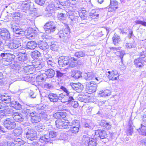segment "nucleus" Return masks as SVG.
I'll return each instance as SVG.
<instances>
[{
    "instance_id": "1",
    "label": "nucleus",
    "mask_w": 146,
    "mask_h": 146,
    "mask_svg": "<svg viewBox=\"0 0 146 146\" xmlns=\"http://www.w3.org/2000/svg\"><path fill=\"white\" fill-rule=\"evenodd\" d=\"M23 52V53L20 52L16 57L17 60L21 62V64L22 66L24 67L23 68L20 69V72L22 73H33L32 72L33 69L30 64V62L28 59L27 55L25 53V52Z\"/></svg>"
},
{
    "instance_id": "2",
    "label": "nucleus",
    "mask_w": 146,
    "mask_h": 146,
    "mask_svg": "<svg viewBox=\"0 0 146 146\" xmlns=\"http://www.w3.org/2000/svg\"><path fill=\"white\" fill-rule=\"evenodd\" d=\"M23 40L20 38H15L8 45L9 48L12 49H16L19 48L20 50L25 49V47L23 46Z\"/></svg>"
},
{
    "instance_id": "3",
    "label": "nucleus",
    "mask_w": 146,
    "mask_h": 146,
    "mask_svg": "<svg viewBox=\"0 0 146 146\" xmlns=\"http://www.w3.org/2000/svg\"><path fill=\"white\" fill-rule=\"evenodd\" d=\"M25 134L28 139L31 141L35 140L37 136L35 131L28 127L26 128L25 130Z\"/></svg>"
},
{
    "instance_id": "4",
    "label": "nucleus",
    "mask_w": 146,
    "mask_h": 146,
    "mask_svg": "<svg viewBox=\"0 0 146 146\" xmlns=\"http://www.w3.org/2000/svg\"><path fill=\"white\" fill-rule=\"evenodd\" d=\"M67 121L66 122L64 120L62 121L61 119L57 120L55 122L56 127L57 128L61 129L69 128L70 122L68 121Z\"/></svg>"
},
{
    "instance_id": "5",
    "label": "nucleus",
    "mask_w": 146,
    "mask_h": 146,
    "mask_svg": "<svg viewBox=\"0 0 146 146\" xmlns=\"http://www.w3.org/2000/svg\"><path fill=\"white\" fill-rule=\"evenodd\" d=\"M69 125L70 127H70V131L72 132L76 133L78 132L80 127L79 121L73 120L71 122H70Z\"/></svg>"
},
{
    "instance_id": "6",
    "label": "nucleus",
    "mask_w": 146,
    "mask_h": 146,
    "mask_svg": "<svg viewBox=\"0 0 146 146\" xmlns=\"http://www.w3.org/2000/svg\"><path fill=\"white\" fill-rule=\"evenodd\" d=\"M3 124L4 127L8 129H13L16 127V124L13 120L8 118L5 119L4 122Z\"/></svg>"
},
{
    "instance_id": "7",
    "label": "nucleus",
    "mask_w": 146,
    "mask_h": 146,
    "mask_svg": "<svg viewBox=\"0 0 146 146\" xmlns=\"http://www.w3.org/2000/svg\"><path fill=\"white\" fill-rule=\"evenodd\" d=\"M0 56L4 61L10 62L14 60L15 56L13 54L9 53H1Z\"/></svg>"
},
{
    "instance_id": "8",
    "label": "nucleus",
    "mask_w": 146,
    "mask_h": 146,
    "mask_svg": "<svg viewBox=\"0 0 146 146\" xmlns=\"http://www.w3.org/2000/svg\"><path fill=\"white\" fill-rule=\"evenodd\" d=\"M70 58L68 56H63L59 57L58 62L60 67L65 66L68 65L69 62Z\"/></svg>"
},
{
    "instance_id": "9",
    "label": "nucleus",
    "mask_w": 146,
    "mask_h": 146,
    "mask_svg": "<svg viewBox=\"0 0 146 146\" xmlns=\"http://www.w3.org/2000/svg\"><path fill=\"white\" fill-rule=\"evenodd\" d=\"M60 89L66 93V96L68 97V99H66V101H64V102L67 101L70 103L74 100L73 98V96L74 95V93L70 92L66 88L63 86H61Z\"/></svg>"
},
{
    "instance_id": "10",
    "label": "nucleus",
    "mask_w": 146,
    "mask_h": 146,
    "mask_svg": "<svg viewBox=\"0 0 146 146\" xmlns=\"http://www.w3.org/2000/svg\"><path fill=\"white\" fill-rule=\"evenodd\" d=\"M56 7L54 4L52 3L49 4L46 8V16L47 17H50L51 16L52 13L54 12Z\"/></svg>"
},
{
    "instance_id": "11",
    "label": "nucleus",
    "mask_w": 146,
    "mask_h": 146,
    "mask_svg": "<svg viewBox=\"0 0 146 146\" xmlns=\"http://www.w3.org/2000/svg\"><path fill=\"white\" fill-rule=\"evenodd\" d=\"M69 85L73 90L78 93L81 92L84 88L83 86L80 83H70Z\"/></svg>"
},
{
    "instance_id": "12",
    "label": "nucleus",
    "mask_w": 146,
    "mask_h": 146,
    "mask_svg": "<svg viewBox=\"0 0 146 146\" xmlns=\"http://www.w3.org/2000/svg\"><path fill=\"white\" fill-rule=\"evenodd\" d=\"M0 35L1 37L5 40H9L10 38L9 31L4 28L0 29Z\"/></svg>"
},
{
    "instance_id": "13",
    "label": "nucleus",
    "mask_w": 146,
    "mask_h": 146,
    "mask_svg": "<svg viewBox=\"0 0 146 146\" xmlns=\"http://www.w3.org/2000/svg\"><path fill=\"white\" fill-rule=\"evenodd\" d=\"M107 137L106 132L102 130H98L95 131V137L97 138L98 137L101 139L106 138Z\"/></svg>"
},
{
    "instance_id": "14",
    "label": "nucleus",
    "mask_w": 146,
    "mask_h": 146,
    "mask_svg": "<svg viewBox=\"0 0 146 146\" xmlns=\"http://www.w3.org/2000/svg\"><path fill=\"white\" fill-rule=\"evenodd\" d=\"M47 98L51 102L53 103L57 102L59 100L58 95L53 93H51L48 94Z\"/></svg>"
},
{
    "instance_id": "15",
    "label": "nucleus",
    "mask_w": 146,
    "mask_h": 146,
    "mask_svg": "<svg viewBox=\"0 0 146 146\" xmlns=\"http://www.w3.org/2000/svg\"><path fill=\"white\" fill-rule=\"evenodd\" d=\"M11 28L13 31L16 34L21 35L24 34L25 31L23 29H22L15 26L11 27Z\"/></svg>"
},
{
    "instance_id": "16",
    "label": "nucleus",
    "mask_w": 146,
    "mask_h": 146,
    "mask_svg": "<svg viewBox=\"0 0 146 146\" xmlns=\"http://www.w3.org/2000/svg\"><path fill=\"white\" fill-rule=\"evenodd\" d=\"M10 106L16 110H20L22 108V105L17 101H13L10 103Z\"/></svg>"
},
{
    "instance_id": "17",
    "label": "nucleus",
    "mask_w": 146,
    "mask_h": 146,
    "mask_svg": "<svg viewBox=\"0 0 146 146\" xmlns=\"http://www.w3.org/2000/svg\"><path fill=\"white\" fill-rule=\"evenodd\" d=\"M68 32L67 33L64 32L62 33H59L58 34L57 36L64 42H66L68 39Z\"/></svg>"
},
{
    "instance_id": "18",
    "label": "nucleus",
    "mask_w": 146,
    "mask_h": 146,
    "mask_svg": "<svg viewBox=\"0 0 146 146\" xmlns=\"http://www.w3.org/2000/svg\"><path fill=\"white\" fill-rule=\"evenodd\" d=\"M37 46V43L35 41H31L28 42L26 45V48L31 50L35 49Z\"/></svg>"
},
{
    "instance_id": "19",
    "label": "nucleus",
    "mask_w": 146,
    "mask_h": 146,
    "mask_svg": "<svg viewBox=\"0 0 146 146\" xmlns=\"http://www.w3.org/2000/svg\"><path fill=\"white\" fill-rule=\"evenodd\" d=\"M66 115L65 112H58L53 114V116L57 119H64Z\"/></svg>"
},
{
    "instance_id": "20",
    "label": "nucleus",
    "mask_w": 146,
    "mask_h": 146,
    "mask_svg": "<svg viewBox=\"0 0 146 146\" xmlns=\"http://www.w3.org/2000/svg\"><path fill=\"white\" fill-rule=\"evenodd\" d=\"M38 46L40 48L44 51H47L48 46L46 42H41L38 44Z\"/></svg>"
},
{
    "instance_id": "21",
    "label": "nucleus",
    "mask_w": 146,
    "mask_h": 146,
    "mask_svg": "<svg viewBox=\"0 0 146 146\" xmlns=\"http://www.w3.org/2000/svg\"><path fill=\"white\" fill-rule=\"evenodd\" d=\"M0 99L5 103H9L11 102V98L10 96H7V95H1Z\"/></svg>"
},
{
    "instance_id": "22",
    "label": "nucleus",
    "mask_w": 146,
    "mask_h": 146,
    "mask_svg": "<svg viewBox=\"0 0 146 146\" xmlns=\"http://www.w3.org/2000/svg\"><path fill=\"white\" fill-rule=\"evenodd\" d=\"M4 113V115H6L7 114L12 115L14 114L13 110L10 108H9L8 106H6L4 109L1 110Z\"/></svg>"
},
{
    "instance_id": "23",
    "label": "nucleus",
    "mask_w": 146,
    "mask_h": 146,
    "mask_svg": "<svg viewBox=\"0 0 146 146\" xmlns=\"http://www.w3.org/2000/svg\"><path fill=\"white\" fill-rule=\"evenodd\" d=\"M139 132H140L141 135H146V123H143L141 125V127L138 130Z\"/></svg>"
},
{
    "instance_id": "24",
    "label": "nucleus",
    "mask_w": 146,
    "mask_h": 146,
    "mask_svg": "<svg viewBox=\"0 0 146 146\" xmlns=\"http://www.w3.org/2000/svg\"><path fill=\"white\" fill-rule=\"evenodd\" d=\"M46 107V105L42 104L37 105L35 106L36 110L38 111V113L39 114L42 112L44 110Z\"/></svg>"
},
{
    "instance_id": "25",
    "label": "nucleus",
    "mask_w": 146,
    "mask_h": 146,
    "mask_svg": "<svg viewBox=\"0 0 146 146\" xmlns=\"http://www.w3.org/2000/svg\"><path fill=\"white\" fill-rule=\"evenodd\" d=\"M84 77L86 80H90L93 79L94 78L98 80L96 77H94L93 74H84Z\"/></svg>"
},
{
    "instance_id": "26",
    "label": "nucleus",
    "mask_w": 146,
    "mask_h": 146,
    "mask_svg": "<svg viewBox=\"0 0 146 146\" xmlns=\"http://www.w3.org/2000/svg\"><path fill=\"white\" fill-rule=\"evenodd\" d=\"M111 94L110 91L108 90L100 91L99 94V96L102 97H106L109 96Z\"/></svg>"
},
{
    "instance_id": "27",
    "label": "nucleus",
    "mask_w": 146,
    "mask_h": 146,
    "mask_svg": "<svg viewBox=\"0 0 146 146\" xmlns=\"http://www.w3.org/2000/svg\"><path fill=\"white\" fill-rule=\"evenodd\" d=\"M31 56L34 60L37 59L40 56V53L37 50L33 51L32 52Z\"/></svg>"
},
{
    "instance_id": "28",
    "label": "nucleus",
    "mask_w": 146,
    "mask_h": 146,
    "mask_svg": "<svg viewBox=\"0 0 146 146\" xmlns=\"http://www.w3.org/2000/svg\"><path fill=\"white\" fill-rule=\"evenodd\" d=\"M50 140L48 134H46L42 135L40 137L39 139V141L41 143L48 142Z\"/></svg>"
},
{
    "instance_id": "29",
    "label": "nucleus",
    "mask_w": 146,
    "mask_h": 146,
    "mask_svg": "<svg viewBox=\"0 0 146 146\" xmlns=\"http://www.w3.org/2000/svg\"><path fill=\"white\" fill-rule=\"evenodd\" d=\"M113 42L115 45H117L121 41L120 36L115 33L112 38Z\"/></svg>"
},
{
    "instance_id": "30",
    "label": "nucleus",
    "mask_w": 146,
    "mask_h": 146,
    "mask_svg": "<svg viewBox=\"0 0 146 146\" xmlns=\"http://www.w3.org/2000/svg\"><path fill=\"white\" fill-rule=\"evenodd\" d=\"M79 14L81 19L83 20L86 19L88 17V13L85 10L79 11Z\"/></svg>"
},
{
    "instance_id": "31",
    "label": "nucleus",
    "mask_w": 146,
    "mask_h": 146,
    "mask_svg": "<svg viewBox=\"0 0 146 146\" xmlns=\"http://www.w3.org/2000/svg\"><path fill=\"white\" fill-rule=\"evenodd\" d=\"M16 115H14L13 118L17 122H21L23 121V118H22L19 113H16Z\"/></svg>"
},
{
    "instance_id": "32",
    "label": "nucleus",
    "mask_w": 146,
    "mask_h": 146,
    "mask_svg": "<svg viewBox=\"0 0 146 146\" xmlns=\"http://www.w3.org/2000/svg\"><path fill=\"white\" fill-rule=\"evenodd\" d=\"M43 28L47 33H50L54 32L56 29L55 27H43Z\"/></svg>"
},
{
    "instance_id": "33",
    "label": "nucleus",
    "mask_w": 146,
    "mask_h": 146,
    "mask_svg": "<svg viewBox=\"0 0 146 146\" xmlns=\"http://www.w3.org/2000/svg\"><path fill=\"white\" fill-rule=\"evenodd\" d=\"M97 143L96 138H91L89 139L88 142V146H96Z\"/></svg>"
},
{
    "instance_id": "34",
    "label": "nucleus",
    "mask_w": 146,
    "mask_h": 146,
    "mask_svg": "<svg viewBox=\"0 0 146 146\" xmlns=\"http://www.w3.org/2000/svg\"><path fill=\"white\" fill-rule=\"evenodd\" d=\"M50 48L53 51L57 50L58 48V43L56 42H52L51 43Z\"/></svg>"
},
{
    "instance_id": "35",
    "label": "nucleus",
    "mask_w": 146,
    "mask_h": 146,
    "mask_svg": "<svg viewBox=\"0 0 146 146\" xmlns=\"http://www.w3.org/2000/svg\"><path fill=\"white\" fill-rule=\"evenodd\" d=\"M77 59L74 58H72L69 60L70 62L69 64V66L71 67H74L76 66L77 63L76 61Z\"/></svg>"
},
{
    "instance_id": "36",
    "label": "nucleus",
    "mask_w": 146,
    "mask_h": 146,
    "mask_svg": "<svg viewBox=\"0 0 146 146\" xmlns=\"http://www.w3.org/2000/svg\"><path fill=\"white\" fill-rule=\"evenodd\" d=\"M136 46V44L134 41H133L131 43H126L125 45V48L127 49L134 48Z\"/></svg>"
},
{
    "instance_id": "37",
    "label": "nucleus",
    "mask_w": 146,
    "mask_h": 146,
    "mask_svg": "<svg viewBox=\"0 0 146 146\" xmlns=\"http://www.w3.org/2000/svg\"><path fill=\"white\" fill-rule=\"evenodd\" d=\"M96 89L97 85L96 84H94V85H93L92 87L87 88L88 93L90 94L93 93L96 91Z\"/></svg>"
},
{
    "instance_id": "38",
    "label": "nucleus",
    "mask_w": 146,
    "mask_h": 146,
    "mask_svg": "<svg viewBox=\"0 0 146 146\" xmlns=\"http://www.w3.org/2000/svg\"><path fill=\"white\" fill-rule=\"evenodd\" d=\"M20 9L23 10H28L30 8L29 3H23L21 4Z\"/></svg>"
},
{
    "instance_id": "39",
    "label": "nucleus",
    "mask_w": 146,
    "mask_h": 146,
    "mask_svg": "<svg viewBox=\"0 0 146 146\" xmlns=\"http://www.w3.org/2000/svg\"><path fill=\"white\" fill-rule=\"evenodd\" d=\"M31 122L33 123H36L40 122V117L38 115L36 116L31 117Z\"/></svg>"
},
{
    "instance_id": "40",
    "label": "nucleus",
    "mask_w": 146,
    "mask_h": 146,
    "mask_svg": "<svg viewBox=\"0 0 146 146\" xmlns=\"http://www.w3.org/2000/svg\"><path fill=\"white\" fill-rule=\"evenodd\" d=\"M45 128V126L41 124L38 125L35 127V129L39 132L43 131Z\"/></svg>"
},
{
    "instance_id": "41",
    "label": "nucleus",
    "mask_w": 146,
    "mask_h": 146,
    "mask_svg": "<svg viewBox=\"0 0 146 146\" xmlns=\"http://www.w3.org/2000/svg\"><path fill=\"white\" fill-rule=\"evenodd\" d=\"M99 15L94 10L92 11L90 13V16L92 19H94L96 18L97 17L99 16Z\"/></svg>"
},
{
    "instance_id": "42",
    "label": "nucleus",
    "mask_w": 146,
    "mask_h": 146,
    "mask_svg": "<svg viewBox=\"0 0 146 146\" xmlns=\"http://www.w3.org/2000/svg\"><path fill=\"white\" fill-rule=\"evenodd\" d=\"M14 141L15 142H16L15 144H18L19 145H23L25 143L24 141L22 140L21 139L17 138H16L14 139Z\"/></svg>"
},
{
    "instance_id": "43",
    "label": "nucleus",
    "mask_w": 146,
    "mask_h": 146,
    "mask_svg": "<svg viewBox=\"0 0 146 146\" xmlns=\"http://www.w3.org/2000/svg\"><path fill=\"white\" fill-rule=\"evenodd\" d=\"M110 74L108 75V78H109L110 80H115L118 79L117 78L119 76V75L117 76L116 74Z\"/></svg>"
},
{
    "instance_id": "44",
    "label": "nucleus",
    "mask_w": 146,
    "mask_h": 146,
    "mask_svg": "<svg viewBox=\"0 0 146 146\" xmlns=\"http://www.w3.org/2000/svg\"><path fill=\"white\" fill-rule=\"evenodd\" d=\"M22 130L21 128L19 127L16 128L14 131L15 135L16 136H18L20 135L22 133Z\"/></svg>"
},
{
    "instance_id": "45",
    "label": "nucleus",
    "mask_w": 146,
    "mask_h": 146,
    "mask_svg": "<svg viewBox=\"0 0 146 146\" xmlns=\"http://www.w3.org/2000/svg\"><path fill=\"white\" fill-rule=\"evenodd\" d=\"M47 64L49 66L53 67L55 65V63L52 58H50L49 60L46 61Z\"/></svg>"
},
{
    "instance_id": "46",
    "label": "nucleus",
    "mask_w": 146,
    "mask_h": 146,
    "mask_svg": "<svg viewBox=\"0 0 146 146\" xmlns=\"http://www.w3.org/2000/svg\"><path fill=\"white\" fill-rule=\"evenodd\" d=\"M66 15L63 13H60L58 15V19L60 21H63L66 19Z\"/></svg>"
},
{
    "instance_id": "47",
    "label": "nucleus",
    "mask_w": 146,
    "mask_h": 146,
    "mask_svg": "<svg viewBox=\"0 0 146 146\" xmlns=\"http://www.w3.org/2000/svg\"><path fill=\"white\" fill-rule=\"evenodd\" d=\"M39 114L40 115L39 116H40V119L42 118V119L44 120H47L48 119L47 118V115L46 113L44 111Z\"/></svg>"
},
{
    "instance_id": "48",
    "label": "nucleus",
    "mask_w": 146,
    "mask_h": 146,
    "mask_svg": "<svg viewBox=\"0 0 146 146\" xmlns=\"http://www.w3.org/2000/svg\"><path fill=\"white\" fill-rule=\"evenodd\" d=\"M74 55L78 58H80V57L84 56L85 53L83 51H79L75 53Z\"/></svg>"
},
{
    "instance_id": "49",
    "label": "nucleus",
    "mask_w": 146,
    "mask_h": 146,
    "mask_svg": "<svg viewBox=\"0 0 146 146\" xmlns=\"http://www.w3.org/2000/svg\"><path fill=\"white\" fill-rule=\"evenodd\" d=\"M133 132V127L131 125L129 126L126 131L127 135H131Z\"/></svg>"
},
{
    "instance_id": "50",
    "label": "nucleus",
    "mask_w": 146,
    "mask_h": 146,
    "mask_svg": "<svg viewBox=\"0 0 146 146\" xmlns=\"http://www.w3.org/2000/svg\"><path fill=\"white\" fill-rule=\"evenodd\" d=\"M94 125L92 123H85L84 125V127L85 128H88V130H92L93 129Z\"/></svg>"
},
{
    "instance_id": "51",
    "label": "nucleus",
    "mask_w": 146,
    "mask_h": 146,
    "mask_svg": "<svg viewBox=\"0 0 146 146\" xmlns=\"http://www.w3.org/2000/svg\"><path fill=\"white\" fill-rule=\"evenodd\" d=\"M21 3H13L12 8L13 9L16 10L17 9H20L21 7Z\"/></svg>"
},
{
    "instance_id": "52",
    "label": "nucleus",
    "mask_w": 146,
    "mask_h": 146,
    "mask_svg": "<svg viewBox=\"0 0 146 146\" xmlns=\"http://www.w3.org/2000/svg\"><path fill=\"white\" fill-rule=\"evenodd\" d=\"M13 19L14 20H15L16 19H18L21 17V15L20 13L18 12H15L13 15Z\"/></svg>"
},
{
    "instance_id": "53",
    "label": "nucleus",
    "mask_w": 146,
    "mask_h": 146,
    "mask_svg": "<svg viewBox=\"0 0 146 146\" xmlns=\"http://www.w3.org/2000/svg\"><path fill=\"white\" fill-rule=\"evenodd\" d=\"M48 135L49 137V139L50 140V138H53L56 137V132L53 131H50Z\"/></svg>"
},
{
    "instance_id": "54",
    "label": "nucleus",
    "mask_w": 146,
    "mask_h": 146,
    "mask_svg": "<svg viewBox=\"0 0 146 146\" xmlns=\"http://www.w3.org/2000/svg\"><path fill=\"white\" fill-rule=\"evenodd\" d=\"M54 23L53 22L51 21H49L45 24L43 27H55L54 26Z\"/></svg>"
},
{
    "instance_id": "55",
    "label": "nucleus",
    "mask_w": 146,
    "mask_h": 146,
    "mask_svg": "<svg viewBox=\"0 0 146 146\" xmlns=\"http://www.w3.org/2000/svg\"><path fill=\"white\" fill-rule=\"evenodd\" d=\"M118 2L115 0H110V5L111 7L115 6L118 5Z\"/></svg>"
},
{
    "instance_id": "56",
    "label": "nucleus",
    "mask_w": 146,
    "mask_h": 146,
    "mask_svg": "<svg viewBox=\"0 0 146 146\" xmlns=\"http://www.w3.org/2000/svg\"><path fill=\"white\" fill-rule=\"evenodd\" d=\"M35 1L38 4L42 6L44 4L45 0H35Z\"/></svg>"
},
{
    "instance_id": "57",
    "label": "nucleus",
    "mask_w": 146,
    "mask_h": 146,
    "mask_svg": "<svg viewBox=\"0 0 146 146\" xmlns=\"http://www.w3.org/2000/svg\"><path fill=\"white\" fill-rule=\"evenodd\" d=\"M136 24H141L142 25L146 26V22L140 20H137L135 21Z\"/></svg>"
},
{
    "instance_id": "58",
    "label": "nucleus",
    "mask_w": 146,
    "mask_h": 146,
    "mask_svg": "<svg viewBox=\"0 0 146 146\" xmlns=\"http://www.w3.org/2000/svg\"><path fill=\"white\" fill-rule=\"evenodd\" d=\"M139 56L140 57L139 58L142 59L146 56V50H143L139 53Z\"/></svg>"
},
{
    "instance_id": "59",
    "label": "nucleus",
    "mask_w": 146,
    "mask_h": 146,
    "mask_svg": "<svg viewBox=\"0 0 146 146\" xmlns=\"http://www.w3.org/2000/svg\"><path fill=\"white\" fill-rule=\"evenodd\" d=\"M94 84H94V82H87L86 84L87 89V88H90V87H92L93 85H94Z\"/></svg>"
},
{
    "instance_id": "60",
    "label": "nucleus",
    "mask_w": 146,
    "mask_h": 146,
    "mask_svg": "<svg viewBox=\"0 0 146 146\" xmlns=\"http://www.w3.org/2000/svg\"><path fill=\"white\" fill-rule=\"evenodd\" d=\"M44 88L46 89H51L53 88V86L51 84L47 83L44 85Z\"/></svg>"
},
{
    "instance_id": "61",
    "label": "nucleus",
    "mask_w": 146,
    "mask_h": 146,
    "mask_svg": "<svg viewBox=\"0 0 146 146\" xmlns=\"http://www.w3.org/2000/svg\"><path fill=\"white\" fill-rule=\"evenodd\" d=\"M71 102V106L74 108H76L78 106V104L77 101L73 100Z\"/></svg>"
},
{
    "instance_id": "62",
    "label": "nucleus",
    "mask_w": 146,
    "mask_h": 146,
    "mask_svg": "<svg viewBox=\"0 0 146 146\" xmlns=\"http://www.w3.org/2000/svg\"><path fill=\"white\" fill-rule=\"evenodd\" d=\"M58 98H59V100H61L63 98H66V96L64 93H62L59 95Z\"/></svg>"
},
{
    "instance_id": "63",
    "label": "nucleus",
    "mask_w": 146,
    "mask_h": 146,
    "mask_svg": "<svg viewBox=\"0 0 146 146\" xmlns=\"http://www.w3.org/2000/svg\"><path fill=\"white\" fill-rule=\"evenodd\" d=\"M80 74H73L72 75V76L74 78L76 79L79 78L81 76Z\"/></svg>"
},
{
    "instance_id": "64",
    "label": "nucleus",
    "mask_w": 146,
    "mask_h": 146,
    "mask_svg": "<svg viewBox=\"0 0 146 146\" xmlns=\"http://www.w3.org/2000/svg\"><path fill=\"white\" fill-rule=\"evenodd\" d=\"M13 144L12 142L5 141L3 143V146H12Z\"/></svg>"
}]
</instances>
